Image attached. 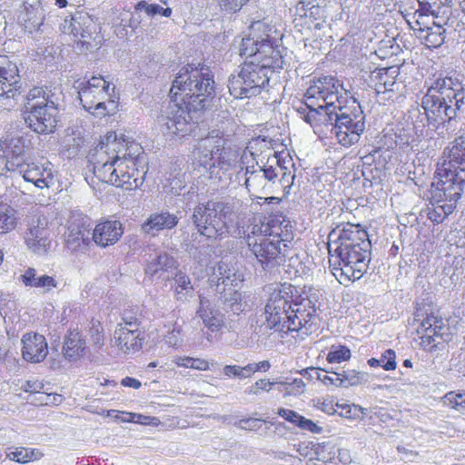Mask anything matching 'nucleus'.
<instances>
[{"label":"nucleus","instance_id":"nucleus-1","mask_svg":"<svg viewBox=\"0 0 465 465\" xmlns=\"http://www.w3.org/2000/svg\"><path fill=\"white\" fill-rule=\"evenodd\" d=\"M140 143L108 132L90 155L94 174L101 182L125 190L141 186L146 170Z\"/></svg>","mask_w":465,"mask_h":465},{"label":"nucleus","instance_id":"nucleus-2","mask_svg":"<svg viewBox=\"0 0 465 465\" xmlns=\"http://www.w3.org/2000/svg\"><path fill=\"white\" fill-rule=\"evenodd\" d=\"M266 292L268 299L255 322L256 332L264 336L271 331H300L302 335H309L317 331L319 316L310 299L292 303V286L286 283L270 285Z\"/></svg>","mask_w":465,"mask_h":465},{"label":"nucleus","instance_id":"nucleus-3","mask_svg":"<svg viewBox=\"0 0 465 465\" xmlns=\"http://www.w3.org/2000/svg\"><path fill=\"white\" fill-rule=\"evenodd\" d=\"M371 241L360 224L337 225L328 236L329 263L335 278L345 284L361 279L371 262Z\"/></svg>","mask_w":465,"mask_h":465},{"label":"nucleus","instance_id":"nucleus-4","mask_svg":"<svg viewBox=\"0 0 465 465\" xmlns=\"http://www.w3.org/2000/svg\"><path fill=\"white\" fill-rule=\"evenodd\" d=\"M421 107L430 124L459 118L465 112L463 84L457 78H438L422 97Z\"/></svg>","mask_w":465,"mask_h":465},{"label":"nucleus","instance_id":"nucleus-5","mask_svg":"<svg viewBox=\"0 0 465 465\" xmlns=\"http://www.w3.org/2000/svg\"><path fill=\"white\" fill-rule=\"evenodd\" d=\"M192 84V91L188 96L181 99V103H170L165 114L158 117V123L165 127L170 134H180L183 136L189 130L192 123L199 120L200 114L211 105L214 96V81L209 74V84L207 88Z\"/></svg>","mask_w":465,"mask_h":465},{"label":"nucleus","instance_id":"nucleus-6","mask_svg":"<svg viewBox=\"0 0 465 465\" xmlns=\"http://www.w3.org/2000/svg\"><path fill=\"white\" fill-rule=\"evenodd\" d=\"M61 95L57 86H35L29 90L25 99V120L30 129L40 134L54 132Z\"/></svg>","mask_w":465,"mask_h":465},{"label":"nucleus","instance_id":"nucleus-7","mask_svg":"<svg viewBox=\"0 0 465 465\" xmlns=\"http://www.w3.org/2000/svg\"><path fill=\"white\" fill-rule=\"evenodd\" d=\"M226 139L223 132L213 129L202 138L193 152V168L219 183L232 166V160L225 149Z\"/></svg>","mask_w":465,"mask_h":465},{"label":"nucleus","instance_id":"nucleus-8","mask_svg":"<svg viewBox=\"0 0 465 465\" xmlns=\"http://www.w3.org/2000/svg\"><path fill=\"white\" fill-rule=\"evenodd\" d=\"M233 216L234 212L229 203L210 200L195 206L192 220L200 234L215 238L228 232Z\"/></svg>","mask_w":465,"mask_h":465},{"label":"nucleus","instance_id":"nucleus-9","mask_svg":"<svg viewBox=\"0 0 465 465\" xmlns=\"http://www.w3.org/2000/svg\"><path fill=\"white\" fill-rule=\"evenodd\" d=\"M277 166L258 167L251 170L250 167L245 169L244 184L248 192L257 197L264 198L266 195L273 193V189L279 183L286 194L293 184L295 174L291 171L286 172V167L279 164L276 160Z\"/></svg>","mask_w":465,"mask_h":465},{"label":"nucleus","instance_id":"nucleus-10","mask_svg":"<svg viewBox=\"0 0 465 465\" xmlns=\"http://www.w3.org/2000/svg\"><path fill=\"white\" fill-rule=\"evenodd\" d=\"M77 88L83 107L97 117L114 114L117 104L112 99L110 90L114 92L109 81L103 76H92L87 81L79 83Z\"/></svg>","mask_w":465,"mask_h":465},{"label":"nucleus","instance_id":"nucleus-11","mask_svg":"<svg viewBox=\"0 0 465 465\" xmlns=\"http://www.w3.org/2000/svg\"><path fill=\"white\" fill-rule=\"evenodd\" d=\"M344 91L339 80L332 76H323L307 89L305 98L308 102L322 101V104H316L318 108L324 112L326 122L332 121L336 110L341 108L346 102V97L341 92Z\"/></svg>","mask_w":465,"mask_h":465},{"label":"nucleus","instance_id":"nucleus-12","mask_svg":"<svg viewBox=\"0 0 465 465\" xmlns=\"http://www.w3.org/2000/svg\"><path fill=\"white\" fill-rule=\"evenodd\" d=\"M268 69L254 62L245 63L236 75L229 79L228 88L231 95L236 99L259 94L268 84Z\"/></svg>","mask_w":465,"mask_h":465},{"label":"nucleus","instance_id":"nucleus-13","mask_svg":"<svg viewBox=\"0 0 465 465\" xmlns=\"http://www.w3.org/2000/svg\"><path fill=\"white\" fill-rule=\"evenodd\" d=\"M331 133L343 146L352 145L360 140L365 129V115L360 106L353 110L341 106L333 114Z\"/></svg>","mask_w":465,"mask_h":465},{"label":"nucleus","instance_id":"nucleus-14","mask_svg":"<svg viewBox=\"0 0 465 465\" xmlns=\"http://www.w3.org/2000/svg\"><path fill=\"white\" fill-rule=\"evenodd\" d=\"M286 247L280 236L275 234L270 240H259V242L251 240L248 248L255 257L257 264L263 271L270 272L285 262Z\"/></svg>","mask_w":465,"mask_h":465},{"label":"nucleus","instance_id":"nucleus-15","mask_svg":"<svg viewBox=\"0 0 465 465\" xmlns=\"http://www.w3.org/2000/svg\"><path fill=\"white\" fill-rule=\"evenodd\" d=\"M95 25L88 14L76 12L75 14L65 17L60 25V29L64 34L71 35L76 42L77 48L81 51H91L97 46L94 43L93 30Z\"/></svg>","mask_w":465,"mask_h":465},{"label":"nucleus","instance_id":"nucleus-16","mask_svg":"<svg viewBox=\"0 0 465 465\" xmlns=\"http://www.w3.org/2000/svg\"><path fill=\"white\" fill-rule=\"evenodd\" d=\"M196 82L199 86L207 88L209 84V69L187 64L177 72L170 89V103H181V99L188 96L191 85Z\"/></svg>","mask_w":465,"mask_h":465},{"label":"nucleus","instance_id":"nucleus-17","mask_svg":"<svg viewBox=\"0 0 465 465\" xmlns=\"http://www.w3.org/2000/svg\"><path fill=\"white\" fill-rule=\"evenodd\" d=\"M27 230L25 242L35 253H45L49 244L48 221L37 207L30 209L25 217Z\"/></svg>","mask_w":465,"mask_h":465},{"label":"nucleus","instance_id":"nucleus-18","mask_svg":"<svg viewBox=\"0 0 465 465\" xmlns=\"http://www.w3.org/2000/svg\"><path fill=\"white\" fill-rule=\"evenodd\" d=\"M8 168L11 169L10 173L21 174L26 182L34 183L37 188H49L54 184L53 164L49 161L24 160L21 163L16 162L15 164L11 162Z\"/></svg>","mask_w":465,"mask_h":465},{"label":"nucleus","instance_id":"nucleus-19","mask_svg":"<svg viewBox=\"0 0 465 465\" xmlns=\"http://www.w3.org/2000/svg\"><path fill=\"white\" fill-rule=\"evenodd\" d=\"M114 345L125 354L139 351L144 341L143 331L134 317H124L123 322L116 325L114 332Z\"/></svg>","mask_w":465,"mask_h":465},{"label":"nucleus","instance_id":"nucleus-20","mask_svg":"<svg viewBox=\"0 0 465 465\" xmlns=\"http://www.w3.org/2000/svg\"><path fill=\"white\" fill-rule=\"evenodd\" d=\"M435 173L443 200L458 201L465 188V169H452L451 163H442L438 164Z\"/></svg>","mask_w":465,"mask_h":465},{"label":"nucleus","instance_id":"nucleus-21","mask_svg":"<svg viewBox=\"0 0 465 465\" xmlns=\"http://www.w3.org/2000/svg\"><path fill=\"white\" fill-rule=\"evenodd\" d=\"M1 100H5V107H13L15 99L20 95L22 83L17 65L6 56L0 55Z\"/></svg>","mask_w":465,"mask_h":465},{"label":"nucleus","instance_id":"nucleus-22","mask_svg":"<svg viewBox=\"0 0 465 465\" xmlns=\"http://www.w3.org/2000/svg\"><path fill=\"white\" fill-rule=\"evenodd\" d=\"M178 262L165 252L150 255L144 268L145 275L151 280L168 281L178 270Z\"/></svg>","mask_w":465,"mask_h":465},{"label":"nucleus","instance_id":"nucleus-23","mask_svg":"<svg viewBox=\"0 0 465 465\" xmlns=\"http://www.w3.org/2000/svg\"><path fill=\"white\" fill-rule=\"evenodd\" d=\"M26 144L25 139L15 134H6L0 139V157L5 161V169L2 174L7 176V173L11 172L8 168L11 162L21 163L24 161V154L25 152Z\"/></svg>","mask_w":465,"mask_h":465},{"label":"nucleus","instance_id":"nucleus-24","mask_svg":"<svg viewBox=\"0 0 465 465\" xmlns=\"http://www.w3.org/2000/svg\"><path fill=\"white\" fill-rule=\"evenodd\" d=\"M18 279L25 287L33 288L42 295L50 294L60 288V282L54 276L40 274L34 267L26 268Z\"/></svg>","mask_w":465,"mask_h":465},{"label":"nucleus","instance_id":"nucleus-25","mask_svg":"<svg viewBox=\"0 0 465 465\" xmlns=\"http://www.w3.org/2000/svg\"><path fill=\"white\" fill-rule=\"evenodd\" d=\"M124 233L121 222L107 220L96 224L92 232L94 242L103 248L115 244Z\"/></svg>","mask_w":465,"mask_h":465},{"label":"nucleus","instance_id":"nucleus-26","mask_svg":"<svg viewBox=\"0 0 465 465\" xmlns=\"http://www.w3.org/2000/svg\"><path fill=\"white\" fill-rule=\"evenodd\" d=\"M23 358L30 362L37 363L43 361L47 353V342L42 334L27 332L22 338Z\"/></svg>","mask_w":465,"mask_h":465},{"label":"nucleus","instance_id":"nucleus-27","mask_svg":"<svg viewBox=\"0 0 465 465\" xmlns=\"http://www.w3.org/2000/svg\"><path fill=\"white\" fill-rule=\"evenodd\" d=\"M326 15L324 6L321 5L318 0H302L295 6L294 22L304 19L309 26L314 24V27L320 29Z\"/></svg>","mask_w":465,"mask_h":465},{"label":"nucleus","instance_id":"nucleus-28","mask_svg":"<svg viewBox=\"0 0 465 465\" xmlns=\"http://www.w3.org/2000/svg\"><path fill=\"white\" fill-rule=\"evenodd\" d=\"M259 45V52L255 59V64L264 66L270 72V69L281 68L282 66V57L280 50L273 46L269 40V35H262Z\"/></svg>","mask_w":465,"mask_h":465},{"label":"nucleus","instance_id":"nucleus-29","mask_svg":"<svg viewBox=\"0 0 465 465\" xmlns=\"http://www.w3.org/2000/svg\"><path fill=\"white\" fill-rule=\"evenodd\" d=\"M178 222L179 218L168 211L153 213L142 224V231L146 234L154 236L160 231L174 228Z\"/></svg>","mask_w":465,"mask_h":465},{"label":"nucleus","instance_id":"nucleus-30","mask_svg":"<svg viewBox=\"0 0 465 465\" xmlns=\"http://www.w3.org/2000/svg\"><path fill=\"white\" fill-rule=\"evenodd\" d=\"M44 20L45 9L38 1L33 5H25L18 15L19 24L29 33L37 30Z\"/></svg>","mask_w":465,"mask_h":465},{"label":"nucleus","instance_id":"nucleus-31","mask_svg":"<svg viewBox=\"0 0 465 465\" xmlns=\"http://www.w3.org/2000/svg\"><path fill=\"white\" fill-rule=\"evenodd\" d=\"M85 340L78 330L69 331L64 341L63 353L65 359L75 361L85 354Z\"/></svg>","mask_w":465,"mask_h":465},{"label":"nucleus","instance_id":"nucleus-32","mask_svg":"<svg viewBox=\"0 0 465 465\" xmlns=\"http://www.w3.org/2000/svg\"><path fill=\"white\" fill-rule=\"evenodd\" d=\"M90 242V230L84 224L72 223L65 234V244L72 252L84 251Z\"/></svg>","mask_w":465,"mask_h":465},{"label":"nucleus","instance_id":"nucleus-33","mask_svg":"<svg viewBox=\"0 0 465 465\" xmlns=\"http://www.w3.org/2000/svg\"><path fill=\"white\" fill-rule=\"evenodd\" d=\"M414 321L419 323L417 327L418 333L433 332L440 333L444 327L443 319L435 315L433 312H428L422 309L417 310L414 315Z\"/></svg>","mask_w":465,"mask_h":465},{"label":"nucleus","instance_id":"nucleus-34","mask_svg":"<svg viewBox=\"0 0 465 465\" xmlns=\"http://www.w3.org/2000/svg\"><path fill=\"white\" fill-rule=\"evenodd\" d=\"M265 27V25L261 22H256L252 25V35L243 38L240 47V54L242 56L252 57L253 60L252 62L255 63L259 52V42H261L262 37V35H256L255 31H264Z\"/></svg>","mask_w":465,"mask_h":465},{"label":"nucleus","instance_id":"nucleus-35","mask_svg":"<svg viewBox=\"0 0 465 465\" xmlns=\"http://www.w3.org/2000/svg\"><path fill=\"white\" fill-rule=\"evenodd\" d=\"M448 151V163H451L452 169H465V136L455 138L450 146L445 149L444 153ZM443 163H447L444 161Z\"/></svg>","mask_w":465,"mask_h":465},{"label":"nucleus","instance_id":"nucleus-36","mask_svg":"<svg viewBox=\"0 0 465 465\" xmlns=\"http://www.w3.org/2000/svg\"><path fill=\"white\" fill-rule=\"evenodd\" d=\"M420 38L428 48H438L445 42V29L434 22L432 26L420 30Z\"/></svg>","mask_w":465,"mask_h":465},{"label":"nucleus","instance_id":"nucleus-37","mask_svg":"<svg viewBox=\"0 0 465 465\" xmlns=\"http://www.w3.org/2000/svg\"><path fill=\"white\" fill-rule=\"evenodd\" d=\"M198 313L204 325L213 331H218L223 325V315L213 308L205 307L203 301Z\"/></svg>","mask_w":465,"mask_h":465},{"label":"nucleus","instance_id":"nucleus-38","mask_svg":"<svg viewBox=\"0 0 465 465\" xmlns=\"http://www.w3.org/2000/svg\"><path fill=\"white\" fill-rule=\"evenodd\" d=\"M340 381L337 384L343 388L358 386L370 381V374L365 371H357L355 370L343 371L339 373Z\"/></svg>","mask_w":465,"mask_h":465},{"label":"nucleus","instance_id":"nucleus-39","mask_svg":"<svg viewBox=\"0 0 465 465\" xmlns=\"http://www.w3.org/2000/svg\"><path fill=\"white\" fill-rule=\"evenodd\" d=\"M232 276H235L233 270L224 262H220L213 269L211 281L216 282L218 285H232L233 280L231 279Z\"/></svg>","mask_w":465,"mask_h":465},{"label":"nucleus","instance_id":"nucleus-40","mask_svg":"<svg viewBox=\"0 0 465 465\" xmlns=\"http://www.w3.org/2000/svg\"><path fill=\"white\" fill-rule=\"evenodd\" d=\"M15 210L7 204H0V233L13 231L16 226Z\"/></svg>","mask_w":465,"mask_h":465},{"label":"nucleus","instance_id":"nucleus-41","mask_svg":"<svg viewBox=\"0 0 465 465\" xmlns=\"http://www.w3.org/2000/svg\"><path fill=\"white\" fill-rule=\"evenodd\" d=\"M274 235L275 234H272V228L269 223H255L252 225V231L246 236L247 246L249 247L251 240L254 242H259V240H270Z\"/></svg>","mask_w":465,"mask_h":465},{"label":"nucleus","instance_id":"nucleus-42","mask_svg":"<svg viewBox=\"0 0 465 465\" xmlns=\"http://www.w3.org/2000/svg\"><path fill=\"white\" fill-rule=\"evenodd\" d=\"M371 367L381 366L385 371H392L397 367L395 351L389 349L386 350L380 359L371 358L368 360Z\"/></svg>","mask_w":465,"mask_h":465},{"label":"nucleus","instance_id":"nucleus-43","mask_svg":"<svg viewBox=\"0 0 465 465\" xmlns=\"http://www.w3.org/2000/svg\"><path fill=\"white\" fill-rule=\"evenodd\" d=\"M390 68H382L377 73V83L375 84V91L377 94H384L386 92L393 91L395 84L394 77L389 76Z\"/></svg>","mask_w":465,"mask_h":465},{"label":"nucleus","instance_id":"nucleus-44","mask_svg":"<svg viewBox=\"0 0 465 465\" xmlns=\"http://www.w3.org/2000/svg\"><path fill=\"white\" fill-rule=\"evenodd\" d=\"M351 350L344 345H332L327 354V361L330 363H341L351 358Z\"/></svg>","mask_w":465,"mask_h":465},{"label":"nucleus","instance_id":"nucleus-45","mask_svg":"<svg viewBox=\"0 0 465 465\" xmlns=\"http://www.w3.org/2000/svg\"><path fill=\"white\" fill-rule=\"evenodd\" d=\"M135 9L138 11H144L147 15L154 16L156 15H161L165 17H169L172 14V9L167 7L163 8L156 4H148L145 1H140L135 5Z\"/></svg>","mask_w":465,"mask_h":465},{"label":"nucleus","instance_id":"nucleus-46","mask_svg":"<svg viewBox=\"0 0 465 465\" xmlns=\"http://www.w3.org/2000/svg\"><path fill=\"white\" fill-rule=\"evenodd\" d=\"M421 345L427 351H432L440 349L443 345L441 331L440 333L423 332L421 333Z\"/></svg>","mask_w":465,"mask_h":465},{"label":"nucleus","instance_id":"nucleus-47","mask_svg":"<svg viewBox=\"0 0 465 465\" xmlns=\"http://www.w3.org/2000/svg\"><path fill=\"white\" fill-rule=\"evenodd\" d=\"M175 282V292L177 294H188L193 291V285L190 278L182 272H175L174 274Z\"/></svg>","mask_w":465,"mask_h":465},{"label":"nucleus","instance_id":"nucleus-48","mask_svg":"<svg viewBox=\"0 0 465 465\" xmlns=\"http://www.w3.org/2000/svg\"><path fill=\"white\" fill-rule=\"evenodd\" d=\"M274 384H282V381H271L267 379H260L246 389L245 393L248 395L258 396L262 391L269 392Z\"/></svg>","mask_w":465,"mask_h":465},{"label":"nucleus","instance_id":"nucleus-49","mask_svg":"<svg viewBox=\"0 0 465 465\" xmlns=\"http://www.w3.org/2000/svg\"><path fill=\"white\" fill-rule=\"evenodd\" d=\"M307 108L310 109L309 112H306V108H303L302 110H298L301 114L302 119L310 124L311 125L317 121V117L320 115H322L324 117V120L326 117L324 116V112H322L321 109L318 108V105L314 102H308L306 103Z\"/></svg>","mask_w":465,"mask_h":465},{"label":"nucleus","instance_id":"nucleus-50","mask_svg":"<svg viewBox=\"0 0 465 465\" xmlns=\"http://www.w3.org/2000/svg\"><path fill=\"white\" fill-rule=\"evenodd\" d=\"M444 401L453 409H465V391L458 393L454 391L448 392L444 396Z\"/></svg>","mask_w":465,"mask_h":465},{"label":"nucleus","instance_id":"nucleus-51","mask_svg":"<svg viewBox=\"0 0 465 465\" xmlns=\"http://www.w3.org/2000/svg\"><path fill=\"white\" fill-rule=\"evenodd\" d=\"M262 420L255 418L242 419L234 424L237 428L245 430H257L262 427Z\"/></svg>","mask_w":465,"mask_h":465},{"label":"nucleus","instance_id":"nucleus-52","mask_svg":"<svg viewBox=\"0 0 465 465\" xmlns=\"http://www.w3.org/2000/svg\"><path fill=\"white\" fill-rule=\"evenodd\" d=\"M165 342L172 346L177 347L182 343V336H181V328L179 326L173 325L171 331L164 336Z\"/></svg>","mask_w":465,"mask_h":465},{"label":"nucleus","instance_id":"nucleus-53","mask_svg":"<svg viewBox=\"0 0 465 465\" xmlns=\"http://www.w3.org/2000/svg\"><path fill=\"white\" fill-rule=\"evenodd\" d=\"M419 5L420 9L419 12H420V15H431L433 16H438L440 8V4L437 2H425L424 0H419Z\"/></svg>","mask_w":465,"mask_h":465},{"label":"nucleus","instance_id":"nucleus-54","mask_svg":"<svg viewBox=\"0 0 465 465\" xmlns=\"http://www.w3.org/2000/svg\"><path fill=\"white\" fill-rule=\"evenodd\" d=\"M127 415H128V420H132V422H134V423L143 424V425H153V426L157 425L159 423V420L155 417L145 416V415L138 414V413H131V414H127Z\"/></svg>","mask_w":465,"mask_h":465},{"label":"nucleus","instance_id":"nucleus-55","mask_svg":"<svg viewBox=\"0 0 465 465\" xmlns=\"http://www.w3.org/2000/svg\"><path fill=\"white\" fill-rule=\"evenodd\" d=\"M220 8L228 13L239 11L243 5L242 0H217Z\"/></svg>","mask_w":465,"mask_h":465},{"label":"nucleus","instance_id":"nucleus-56","mask_svg":"<svg viewBox=\"0 0 465 465\" xmlns=\"http://www.w3.org/2000/svg\"><path fill=\"white\" fill-rule=\"evenodd\" d=\"M282 385H289L291 388L287 390L285 395H300L303 393L305 383L302 379H294L292 382H283Z\"/></svg>","mask_w":465,"mask_h":465},{"label":"nucleus","instance_id":"nucleus-57","mask_svg":"<svg viewBox=\"0 0 465 465\" xmlns=\"http://www.w3.org/2000/svg\"><path fill=\"white\" fill-rule=\"evenodd\" d=\"M6 457L19 463H26L28 462V454L26 448H16L15 450H12L6 454Z\"/></svg>","mask_w":465,"mask_h":465},{"label":"nucleus","instance_id":"nucleus-58","mask_svg":"<svg viewBox=\"0 0 465 465\" xmlns=\"http://www.w3.org/2000/svg\"><path fill=\"white\" fill-rule=\"evenodd\" d=\"M312 371H316V374H317V379L320 380L322 383H324L325 385H329V384H331V385H334L335 387H340L337 382L340 381V375L339 373L337 372H334L332 370H325L324 371L327 372V373H334L336 375L335 378H332L331 376H328L326 374H322L320 373L318 371H316V369L314 368H312L311 369Z\"/></svg>","mask_w":465,"mask_h":465},{"label":"nucleus","instance_id":"nucleus-59","mask_svg":"<svg viewBox=\"0 0 465 465\" xmlns=\"http://www.w3.org/2000/svg\"><path fill=\"white\" fill-rule=\"evenodd\" d=\"M90 333H91L92 341L95 345H97V346L103 345V343H104L103 328L99 322L93 323V325L90 329Z\"/></svg>","mask_w":465,"mask_h":465},{"label":"nucleus","instance_id":"nucleus-60","mask_svg":"<svg viewBox=\"0 0 465 465\" xmlns=\"http://www.w3.org/2000/svg\"><path fill=\"white\" fill-rule=\"evenodd\" d=\"M278 414L282 418H283L285 420H288L297 426L299 425V420L302 416L298 412H296L292 410H288V409H284V408H281L278 411Z\"/></svg>","mask_w":465,"mask_h":465},{"label":"nucleus","instance_id":"nucleus-61","mask_svg":"<svg viewBox=\"0 0 465 465\" xmlns=\"http://www.w3.org/2000/svg\"><path fill=\"white\" fill-rule=\"evenodd\" d=\"M298 427L301 428L302 430H308L313 433H320L322 431V428L320 426H318L312 420L306 419L303 416H301Z\"/></svg>","mask_w":465,"mask_h":465},{"label":"nucleus","instance_id":"nucleus-62","mask_svg":"<svg viewBox=\"0 0 465 465\" xmlns=\"http://www.w3.org/2000/svg\"><path fill=\"white\" fill-rule=\"evenodd\" d=\"M23 388L26 392L38 393L44 389V384L38 380H31L27 381L23 385Z\"/></svg>","mask_w":465,"mask_h":465},{"label":"nucleus","instance_id":"nucleus-63","mask_svg":"<svg viewBox=\"0 0 465 465\" xmlns=\"http://www.w3.org/2000/svg\"><path fill=\"white\" fill-rule=\"evenodd\" d=\"M428 219L434 223H441L446 218L438 206L437 208L428 212Z\"/></svg>","mask_w":465,"mask_h":465},{"label":"nucleus","instance_id":"nucleus-64","mask_svg":"<svg viewBox=\"0 0 465 465\" xmlns=\"http://www.w3.org/2000/svg\"><path fill=\"white\" fill-rule=\"evenodd\" d=\"M190 368L199 371H206L209 369V362L203 359L193 358Z\"/></svg>","mask_w":465,"mask_h":465}]
</instances>
